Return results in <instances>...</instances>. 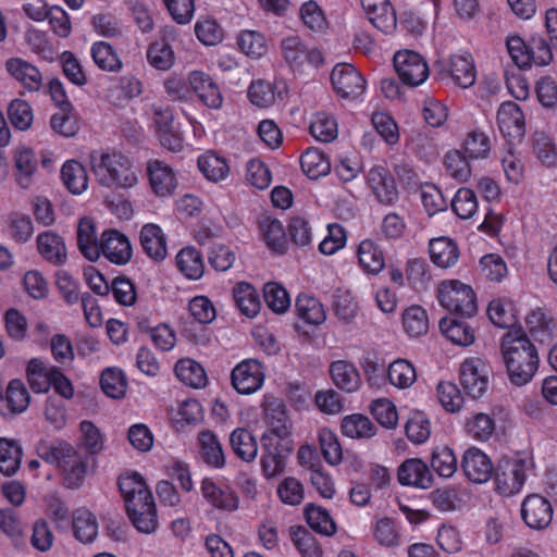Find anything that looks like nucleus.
Returning a JSON list of instances; mask_svg holds the SVG:
<instances>
[{
  "instance_id": "f257e3e1",
  "label": "nucleus",
  "mask_w": 557,
  "mask_h": 557,
  "mask_svg": "<svg viewBox=\"0 0 557 557\" xmlns=\"http://www.w3.org/2000/svg\"><path fill=\"white\" fill-rule=\"evenodd\" d=\"M119 487L133 525L141 533L154 532L158 525L157 509L144 478L137 472L127 471L120 476Z\"/></svg>"
},
{
  "instance_id": "f03ea898",
  "label": "nucleus",
  "mask_w": 557,
  "mask_h": 557,
  "mask_svg": "<svg viewBox=\"0 0 557 557\" xmlns=\"http://www.w3.org/2000/svg\"><path fill=\"white\" fill-rule=\"evenodd\" d=\"M500 349L510 382L516 386L531 382L540 359L525 333L520 329L507 332L502 337Z\"/></svg>"
},
{
  "instance_id": "7ed1b4c3",
  "label": "nucleus",
  "mask_w": 557,
  "mask_h": 557,
  "mask_svg": "<svg viewBox=\"0 0 557 557\" xmlns=\"http://www.w3.org/2000/svg\"><path fill=\"white\" fill-rule=\"evenodd\" d=\"M89 159L92 173L102 187L128 189L138 183L134 161L122 151L92 150Z\"/></svg>"
},
{
  "instance_id": "20e7f679",
  "label": "nucleus",
  "mask_w": 557,
  "mask_h": 557,
  "mask_svg": "<svg viewBox=\"0 0 557 557\" xmlns=\"http://www.w3.org/2000/svg\"><path fill=\"white\" fill-rule=\"evenodd\" d=\"M270 431L262 438L264 453L261 457V469L265 479L280 475L285 469V457L278 451V438L288 433V419L281 403L272 404L265 409Z\"/></svg>"
},
{
  "instance_id": "39448f33",
  "label": "nucleus",
  "mask_w": 557,
  "mask_h": 557,
  "mask_svg": "<svg viewBox=\"0 0 557 557\" xmlns=\"http://www.w3.org/2000/svg\"><path fill=\"white\" fill-rule=\"evenodd\" d=\"M506 46L512 62L521 70L546 66L554 59L555 47L544 33L532 34L528 39L519 35L508 36Z\"/></svg>"
},
{
  "instance_id": "423d86ee",
  "label": "nucleus",
  "mask_w": 557,
  "mask_h": 557,
  "mask_svg": "<svg viewBox=\"0 0 557 557\" xmlns=\"http://www.w3.org/2000/svg\"><path fill=\"white\" fill-rule=\"evenodd\" d=\"M534 468V457L530 451H519L511 457L502 458L494 474L495 492L504 497L520 493Z\"/></svg>"
},
{
  "instance_id": "0eeeda50",
  "label": "nucleus",
  "mask_w": 557,
  "mask_h": 557,
  "mask_svg": "<svg viewBox=\"0 0 557 557\" xmlns=\"http://www.w3.org/2000/svg\"><path fill=\"white\" fill-rule=\"evenodd\" d=\"M37 451L40 458L63 471L69 487L81 485L87 474L88 459L79 455L72 445L63 442L52 445L42 443Z\"/></svg>"
},
{
  "instance_id": "6e6552de",
  "label": "nucleus",
  "mask_w": 557,
  "mask_h": 557,
  "mask_svg": "<svg viewBox=\"0 0 557 557\" xmlns=\"http://www.w3.org/2000/svg\"><path fill=\"white\" fill-rule=\"evenodd\" d=\"M440 305L449 312L472 317L478 311L473 288L459 280H446L437 287Z\"/></svg>"
},
{
  "instance_id": "1a4fd4ad",
  "label": "nucleus",
  "mask_w": 557,
  "mask_h": 557,
  "mask_svg": "<svg viewBox=\"0 0 557 557\" xmlns=\"http://www.w3.org/2000/svg\"><path fill=\"white\" fill-rule=\"evenodd\" d=\"M393 62L399 81L408 87L420 86L430 75L428 62L413 50L397 51Z\"/></svg>"
},
{
  "instance_id": "9d476101",
  "label": "nucleus",
  "mask_w": 557,
  "mask_h": 557,
  "mask_svg": "<svg viewBox=\"0 0 557 557\" xmlns=\"http://www.w3.org/2000/svg\"><path fill=\"white\" fill-rule=\"evenodd\" d=\"M331 84L335 94L342 99L356 100L367 89V81L355 66L338 63L331 72Z\"/></svg>"
},
{
  "instance_id": "9b49d317",
  "label": "nucleus",
  "mask_w": 557,
  "mask_h": 557,
  "mask_svg": "<svg viewBox=\"0 0 557 557\" xmlns=\"http://www.w3.org/2000/svg\"><path fill=\"white\" fill-rule=\"evenodd\" d=\"M281 50L293 71H301L306 65L318 69L324 63L323 53L317 48H308L298 36L284 38Z\"/></svg>"
},
{
  "instance_id": "f8f14e48",
  "label": "nucleus",
  "mask_w": 557,
  "mask_h": 557,
  "mask_svg": "<svg viewBox=\"0 0 557 557\" xmlns=\"http://www.w3.org/2000/svg\"><path fill=\"white\" fill-rule=\"evenodd\" d=\"M459 380L469 396L480 398L488 388L490 367L481 358H467L460 364Z\"/></svg>"
},
{
  "instance_id": "ddd939ff",
  "label": "nucleus",
  "mask_w": 557,
  "mask_h": 557,
  "mask_svg": "<svg viewBox=\"0 0 557 557\" xmlns=\"http://www.w3.org/2000/svg\"><path fill=\"white\" fill-rule=\"evenodd\" d=\"M202 499L213 509L221 512H234L239 508V497L228 483L214 478H203L200 482Z\"/></svg>"
},
{
  "instance_id": "4468645a",
  "label": "nucleus",
  "mask_w": 557,
  "mask_h": 557,
  "mask_svg": "<svg viewBox=\"0 0 557 557\" xmlns=\"http://www.w3.org/2000/svg\"><path fill=\"white\" fill-rule=\"evenodd\" d=\"M265 370L256 359H245L237 363L231 373V382L234 389L242 395H250L258 392L264 383Z\"/></svg>"
},
{
  "instance_id": "2eb2a0df",
  "label": "nucleus",
  "mask_w": 557,
  "mask_h": 557,
  "mask_svg": "<svg viewBox=\"0 0 557 557\" xmlns=\"http://www.w3.org/2000/svg\"><path fill=\"white\" fill-rule=\"evenodd\" d=\"M146 174L152 193L159 198L174 195L178 185L175 171L159 159H151L146 164Z\"/></svg>"
},
{
  "instance_id": "dca6fc26",
  "label": "nucleus",
  "mask_w": 557,
  "mask_h": 557,
  "mask_svg": "<svg viewBox=\"0 0 557 557\" xmlns=\"http://www.w3.org/2000/svg\"><path fill=\"white\" fill-rule=\"evenodd\" d=\"M553 513L550 502L540 494H529L522 500L521 518L530 529L547 528L552 522Z\"/></svg>"
},
{
  "instance_id": "f3484780",
  "label": "nucleus",
  "mask_w": 557,
  "mask_h": 557,
  "mask_svg": "<svg viewBox=\"0 0 557 557\" xmlns=\"http://www.w3.org/2000/svg\"><path fill=\"white\" fill-rule=\"evenodd\" d=\"M460 466L466 478L475 484L486 483L494 471L490 456L475 446L465 450Z\"/></svg>"
},
{
  "instance_id": "a211bd4d",
  "label": "nucleus",
  "mask_w": 557,
  "mask_h": 557,
  "mask_svg": "<svg viewBox=\"0 0 557 557\" xmlns=\"http://www.w3.org/2000/svg\"><path fill=\"white\" fill-rule=\"evenodd\" d=\"M369 22L383 34H392L397 27V16L389 0H360Z\"/></svg>"
},
{
  "instance_id": "6ab92c4d",
  "label": "nucleus",
  "mask_w": 557,
  "mask_h": 557,
  "mask_svg": "<svg viewBox=\"0 0 557 557\" xmlns=\"http://www.w3.org/2000/svg\"><path fill=\"white\" fill-rule=\"evenodd\" d=\"M497 125L505 138H521L525 133L524 114L513 101L503 102L497 111Z\"/></svg>"
},
{
  "instance_id": "aec40b11",
  "label": "nucleus",
  "mask_w": 557,
  "mask_h": 557,
  "mask_svg": "<svg viewBox=\"0 0 557 557\" xmlns=\"http://www.w3.org/2000/svg\"><path fill=\"white\" fill-rule=\"evenodd\" d=\"M397 478L401 485L421 490L430 488L433 483V475L428 465L419 458H409L401 462Z\"/></svg>"
},
{
  "instance_id": "412c9836",
  "label": "nucleus",
  "mask_w": 557,
  "mask_h": 557,
  "mask_svg": "<svg viewBox=\"0 0 557 557\" xmlns=\"http://www.w3.org/2000/svg\"><path fill=\"white\" fill-rule=\"evenodd\" d=\"M131 244L128 237L115 228H107L100 239L97 236V223L90 216H84L77 225V243L76 244Z\"/></svg>"
},
{
  "instance_id": "4be33fe9",
  "label": "nucleus",
  "mask_w": 557,
  "mask_h": 557,
  "mask_svg": "<svg viewBox=\"0 0 557 557\" xmlns=\"http://www.w3.org/2000/svg\"><path fill=\"white\" fill-rule=\"evenodd\" d=\"M330 375L334 385L347 394L356 393L362 385L361 374L348 360H335L330 364Z\"/></svg>"
},
{
  "instance_id": "5701e85b",
  "label": "nucleus",
  "mask_w": 557,
  "mask_h": 557,
  "mask_svg": "<svg viewBox=\"0 0 557 557\" xmlns=\"http://www.w3.org/2000/svg\"><path fill=\"white\" fill-rule=\"evenodd\" d=\"M189 84L199 100L209 109H220L223 103L221 90L213 79L200 71L191 72Z\"/></svg>"
},
{
  "instance_id": "b1692460",
  "label": "nucleus",
  "mask_w": 557,
  "mask_h": 557,
  "mask_svg": "<svg viewBox=\"0 0 557 557\" xmlns=\"http://www.w3.org/2000/svg\"><path fill=\"white\" fill-rule=\"evenodd\" d=\"M14 178L16 184L28 189L35 182L38 171V158L35 151L28 147H21L14 152Z\"/></svg>"
},
{
  "instance_id": "393cba45",
  "label": "nucleus",
  "mask_w": 557,
  "mask_h": 557,
  "mask_svg": "<svg viewBox=\"0 0 557 557\" xmlns=\"http://www.w3.org/2000/svg\"><path fill=\"white\" fill-rule=\"evenodd\" d=\"M448 72L454 83L461 88H469L476 79V69L471 53L463 51L451 54Z\"/></svg>"
},
{
  "instance_id": "a878e982",
  "label": "nucleus",
  "mask_w": 557,
  "mask_h": 557,
  "mask_svg": "<svg viewBox=\"0 0 557 557\" xmlns=\"http://www.w3.org/2000/svg\"><path fill=\"white\" fill-rule=\"evenodd\" d=\"M281 85L282 87L264 79L252 82L248 88V98L252 104L259 108H269L276 99L283 100L287 96L286 85L284 83Z\"/></svg>"
},
{
  "instance_id": "bb28decb",
  "label": "nucleus",
  "mask_w": 557,
  "mask_h": 557,
  "mask_svg": "<svg viewBox=\"0 0 557 557\" xmlns=\"http://www.w3.org/2000/svg\"><path fill=\"white\" fill-rule=\"evenodd\" d=\"M8 73L29 91H38L42 86V76L37 66L22 58H10L5 62Z\"/></svg>"
},
{
  "instance_id": "cd10ccee",
  "label": "nucleus",
  "mask_w": 557,
  "mask_h": 557,
  "mask_svg": "<svg viewBox=\"0 0 557 557\" xmlns=\"http://www.w3.org/2000/svg\"><path fill=\"white\" fill-rule=\"evenodd\" d=\"M368 183L381 203L391 205L397 200L398 191L395 181L383 166L370 170Z\"/></svg>"
},
{
  "instance_id": "c85d7f7f",
  "label": "nucleus",
  "mask_w": 557,
  "mask_h": 557,
  "mask_svg": "<svg viewBox=\"0 0 557 557\" xmlns=\"http://www.w3.org/2000/svg\"><path fill=\"white\" fill-rule=\"evenodd\" d=\"M72 530L79 543H94L99 532L97 517L86 508H77L72 513Z\"/></svg>"
},
{
  "instance_id": "c756f323",
  "label": "nucleus",
  "mask_w": 557,
  "mask_h": 557,
  "mask_svg": "<svg viewBox=\"0 0 557 557\" xmlns=\"http://www.w3.org/2000/svg\"><path fill=\"white\" fill-rule=\"evenodd\" d=\"M441 333L455 345L467 347L474 343L475 331L466 321L445 317L440 321Z\"/></svg>"
},
{
  "instance_id": "7c9ffc66",
  "label": "nucleus",
  "mask_w": 557,
  "mask_h": 557,
  "mask_svg": "<svg viewBox=\"0 0 557 557\" xmlns=\"http://www.w3.org/2000/svg\"><path fill=\"white\" fill-rule=\"evenodd\" d=\"M200 457L203 462L213 469H222L225 466V455L218 436L205 430L198 435Z\"/></svg>"
},
{
  "instance_id": "2f4dec72",
  "label": "nucleus",
  "mask_w": 557,
  "mask_h": 557,
  "mask_svg": "<svg viewBox=\"0 0 557 557\" xmlns=\"http://www.w3.org/2000/svg\"><path fill=\"white\" fill-rule=\"evenodd\" d=\"M386 377L393 387L404 391L413 386L418 374L416 367L409 360L398 358L387 366Z\"/></svg>"
},
{
  "instance_id": "473e14b6",
  "label": "nucleus",
  "mask_w": 557,
  "mask_h": 557,
  "mask_svg": "<svg viewBox=\"0 0 557 557\" xmlns=\"http://www.w3.org/2000/svg\"><path fill=\"white\" fill-rule=\"evenodd\" d=\"M487 315L494 325L503 329L512 327L519 321L516 305L507 297L491 300L487 307Z\"/></svg>"
},
{
  "instance_id": "72a5a7b5",
  "label": "nucleus",
  "mask_w": 557,
  "mask_h": 557,
  "mask_svg": "<svg viewBox=\"0 0 557 557\" xmlns=\"http://www.w3.org/2000/svg\"><path fill=\"white\" fill-rule=\"evenodd\" d=\"M309 132L318 141L332 143L337 138L338 124L332 113L318 111L311 116Z\"/></svg>"
},
{
  "instance_id": "f704fd0d",
  "label": "nucleus",
  "mask_w": 557,
  "mask_h": 557,
  "mask_svg": "<svg viewBox=\"0 0 557 557\" xmlns=\"http://www.w3.org/2000/svg\"><path fill=\"white\" fill-rule=\"evenodd\" d=\"M342 434L352 440L371 438L376 434L375 424L362 413L347 414L341 422Z\"/></svg>"
},
{
  "instance_id": "c9c22d12",
  "label": "nucleus",
  "mask_w": 557,
  "mask_h": 557,
  "mask_svg": "<svg viewBox=\"0 0 557 557\" xmlns=\"http://www.w3.org/2000/svg\"><path fill=\"white\" fill-rule=\"evenodd\" d=\"M174 372L183 384L193 388H203L208 383L203 367L190 358L180 359L175 364Z\"/></svg>"
},
{
  "instance_id": "e433bc0d",
  "label": "nucleus",
  "mask_w": 557,
  "mask_h": 557,
  "mask_svg": "<svg viewBox=\"0 0 557 557\" xmlns=\"http://www.w3.org/2000/svg\"><path fill=\"white\" fill-rule=\"evenodd\" d=\"M176 264L181 273L188 280H199L205 272L201 252L195 246H185L176 255Z\"/></svg>"
},
{
  "instance_id": "4c0bfd02",
  "label": "nucleus",
  "mask_w": 557,
  "mask_h": 557,
  "mask_svg": "<svg viewBox=\"0 0 557 557\" xmlns=\"http://www.w3.org/2000/svg\"><path fill=\"white\" fill-rule=\"evenodd\" d=\"M57 368H48L39 358H33L27 363V382L34 393H47L51 387L52 374Z\"/></svg>"
},
{
  "instance_id": "58836bf2",
  "label": "nucleus",
  "mask_w": 557,
  "mask_h": 557,
  "mask_svg": "<svg viewBox=\"0 0 557 557\" xmlns=\"http://www.w3.org/2000/svg\"><path fill=\"white\" fill-rule=\"evenodd\" d=\"M61 178L66 189L73 195H81L88 187L87 171L76 160H69L62 165Z\"/></svg>"
},
{
  "instance_id": "ea45409f",
  "label": "nucleus",
  "mask_w": 557,
  "mask_h": 557,
  "mask_svg": "<svg viewBox=\"0 0 557 557\" xmlns=\"http://www.w3.org/2000/svg\"><path fill=\"white\" fill-rule=\"evenodd\" d=\"M297 317L309 325H320L326 320L323 305L313 296L300 294L296 299Z\"/></svg>"
},
{
  "instance_id": "a19ab883",
  "label": "nucleus",
  "mask_w": 557,
  "mask_h": 557,
  "mask_svg": "<svg viewBox=\"0 0 557 557\" xmlns=\"http://www.w3.org/2000/svg\"><path fill=\"white\" fill-rule=\"evenodd\" d=\"M234 300L240 312L248 317L255 318L261 308L260 297L257 289L249 283H237L233 290Z\"/></svg>"
},
{
  "instance_id": "79ce46f5",
  "label": "nucleus",
  "mask_w": 557,
  "mask_h": 557,
  "mask_svg": "<svg viewBox=\"0 0 557 557\" xmlns=\"http://www.w3.org/2000/svg\"><path fill=\"white\" fill-rule=\"evenodd\" d=\"M403 329L411 337H420L428 333L429 317L424 308L419 305L407 307L401 315Z\"/></svg>"
},
{
  "instance_id": "37998d69",
  "label": "nucleus",
  "mask_w": 557,
  "mask_h": 557,
  "mask_svg": "<svg viewBox=\"0 0 557 557\" xmlns=\"http://www.w3.org/2000/svg\"><path fill=\"white\" fill-rule=\"evenodd\" d=\"M230 444L234 454L243 461L250 462L256 459L257 441L247 429H235L230 435Z\"/></svg>"
},
{
  "instance_id": "c03bdc74",
  "label": "nucleus",
  "mask_w": 557,
  "mask_h": 557,
  "mask_svg": "<svg viewBox=\"0 0 557 557\" xmlns=\"http://www.w3.org/2000/svg\"><path fill=\"white\" fill-rule=\"evenodd\" d=\"M90 54L95 64L104 72H120L123 62L116 50L106 41H96L90 48Z\"/></svg>"
},
{
  "instance_id": "a18cd8bd",
  "label": "nucleus",
  "mask_w": 557,
  "mask_h": 557,
  "mask_svg": "<svg viewBox=\"0 0 557 557\" xmlns=\"http://www.w3.org/2000/svg\"><path fill=\"white\" fill-rule=\"evenodd\" d=\"M300 166L310 180H318L321 176L327 175L331 170L327 157L315 148H308L301 153Z\"/></svg>"
},
{
  "instance_id": "49530a36",
  "label": "nucleus",
  "mask_w": 557,
  "mask_h": 557,
  "mask_svg": "<svg viewBox=\"0 0 557 557\" xmlns=\"http://www.w3.org/2000/svg\"><path fill=\"white\" fill-rule=\"evenodd\" d=\"M198 169L211 182H220L227 177L230 168L225 158L213 151H207L198 158Z\"/></svg>"
},
{
  "instance_id": "de8ad7c7",
  "label": "nucleus",
  "mask_w": 557,
  "mask_h": 557,
  "mask_svg": "<svg viewBox=\"0 0 557 557\" xmlns=\"http://www.w3.org/2000/svg\"><path fill=\"white\" fill-rule=\"evenodd\" d=\"M432 469L442 478H451L458 468V462L454 450L446 446H436L431 456Z\"/></svg>"
},
{
  "instance_id": "09e8293b",
  "label": "nucleus",
  "mask_w": 557,
  "mask_h": 557,
  "mask_svg": "<svg viewBox=\"0 0 557 557\" xmlns=\"http://www.w3.org/2000/svg\"><path fill=\"white\" fill-rule=\"evenodd\" d=\"M453 212L461 220L472 218L479 208L475 193L467 187L459 188L450 201Z\"/></svg>"
},
{
  "instance_id": "8fccbe9b",
  "label": "nucleus",
  "mask_w": 557,
  "mask_h": 557,
  "mask_svg": "<svg viewBox=\"0 0 557 557\" xmlns=\"http://www.w3.org/2000/svg\"><path fill=\"white\" fill-rule=\"evenodd\" d=\"M465 429L467 434L475 441L486 442L495 431V422L490 414L479 412L467 419Z\"/></svg>"
},
{
  "instance_id": "3c124183",
  "label": "nucleus",
  "mask_w": 557,
  "mask_h": 557,
  "mask_svg": "<svg viewBox=\"0 0 557 557\" xmlns=\"http://www.w3.org/2000/svg\"><path fill=\"white\" fill-rule=\"evenodd\" d=\"M444 165L447 175L457 182H467L471 176V166L467 157L457 149L446 152Z\"/></svg>"
},
{
  "instance_id": "603ef678",
  "label": "nucleus",
  "mask_w": 557,
  "mask_h": 557,
  "mask_svg": "<svg viewBox=\"0 0 557 557\" xmlns=\"http://www.w3.org/2000/svg\"><path fill=\"white\" fill-rule=\"evenodd\" d=\"M309 527L326 536L336 532V524L329 511L320 506L308 505L305 511Z\"/></svg>"
},
{
  "instance_id": "864d4df0",
  "label": "nucleus",
  "mask_w": 557,
  "mask_h": 557,
  "mask_svg": "<svg viewBox=\"0 0 557 557\" xmlns=\"http://www.w3.org/2000/svg\"><path fill=\"white\" fill-rule=\"evenodd\" d=\"M408 440L413 444L426 442L431 435V422L422 411H412L405 426Z\"/></svg>"
},
{
  "instance_id": "5fc2aeb1",
  "label": "nucleus",
  "mask_w": 557,
  "mask_h": 557,
  "mask_svg": "<svg viewBox=\"0 0 557 557\" xmlns=\"http://www.w3.org/2000/svg\"><path fill=\"white\" fill-rule=\"evenodd\" d=\"M21 447L15 441L0 438V472L4 475L14 474L20 468Z\"/></svg>"
},
{
  "instance_id": "6e6d98bb",
  "label": "nucleus",
  "mask_w": 557,
  "mask_h": 557,
  "mask_svg": "<svg viewBox=\"0 0 557 557\" xmlns=\"http://www.w3.org/2000/svg\"><path fill=\"white\" fill-rule=\"evenodd\" d=\"M103 393L111 398H121L126 393V379L117 368H107L100 379Z\"/></svg>"
},
{
  "instance_id": "4d7b16f0",
  "label": "nucleus",
  "mask_w": 557,
  "mask_h": 557,
  "mask_svg": "<svg viewBox=\"0 0 557 557\" xmlns=\"http://www.w3.org/2000/svg\"><path fill=\"white\" fill-rule=\"evenodd\" d=\"M148 63L159 71H166L174 64V52L164 40L150 44L147 50Z\"/></svg>"
},
{
  "instance_id": "13d9d810",
  "label": "nucleus",
  "mask_w": 557,
  "mask_h": 557,
  "mask_svg": "<svg viewBox=\"0 0 557 557\" xmlns=\"http://www.w3.org/2000/svg\"><path fill=\"white\" fill-rule=\"evenodd\" d=\"M263 295L267 306L275 313H285L290 307V297L287 290L277 283H267Z\"/></svg>"
},
{
  "instance_id": "bf43d9fd",
  "label": "nucleus",
  "mask_w": 557,
  "mask_h": 557,
  "mask_svg": "<svg viewBox=\"0 0 557 557\" xmlns=\"http://www.w3.org/2000/svg\"><path fill=\"white\" fill-rule=\"evenodd\" d=\"M290 535L294 545L302 557H321L322 550L315 537L307 529L292 528Z\"/></svg>"
},
{
  "instance_id": "052dcab7",
  "label": "nucleus",
  "mask_w": 557,
  "mask_h": 557,
  "mask_svg": "<svg viewBox=\"0 0 557 557\" xmlns=\"http://www.w3.org/2000/svg\"><path fill=\"white\" fill-rule=\"evenodd\" d=\"M319 442L326 462L332 466L338 465L343 459V450L337 435L330 429H321L319 432Z\"/></svg>"
},
{
  "instance_id": "680f3d73",
  "label": "nucleus",
  "mask_w": 557,
  "mask_h": 557,
  "mask_svg": "<svg viewBox=\"0 0 557 557\" xmlns=\"http://www.w3.org/2000/svg\"><path fill=\"white\" fill-rule=\"evenodd\" d=\"M370 411L382 426L393 429L398 422V412L394 403L387 398H379L372 401Z\"/></svg>"
},
{
  "instance_id": "e2e57ef3",
  "label": "nucleus",
  "mask_w": 557,
  "mask_h": 557,
  "mask_svg": "<svg viewBox=\"0 0 557 557\" xmlns=\"http://www.w3.org/2000/svg\"><path fill=\"white\" fill-rule=\"evenodd\" d=\"M359 264L369 274L380 273L385 265V258L380 246H358Z\"/></svg>"
},
{
  "instance_id": "0e129e2a",
  "label": "nucleus",
  "mask_w": 557,
  "mask_h": 557,
  "mask_svg": "<svg viewBox=\"0 0 557 557\" xmlns=\"http://www.w3.org/2000/svg\"><path fill=\"white\" fill-rule=\"evenodd\" d=\"M195 34L198 40L206 46L218 45L224 37L222 26L211 17L198 20L195 25Z\"/></svg>"
},
{
  "instance_id": "69168bd1",
  "label": "nucleus",
  "mask_w": 557,
  "mask_h": 557,
  "mask_svg": "<svg viewBox=\"0 0 557 557\" xmlns=\"http://www.w3.org/2000/svg\"><path fill=\"white\" fill-rule=\"evenodd\" d=\"M437 399L442 407L451 413L458 412L463 405V397L456 384L441 382L436 388Z\"/></svg>"
},
{
  "instance_id": "338daca9",
  "label": "nucleus",
  "mask_w": 557,
  "mask_h": 557,
  "mask_svg": "<svg viewBox=\"0 0 557 557\" xmlns=\"http://www.w3.org/2000/svg\"><path fill=\"white\" fill-rule=\"evenodd\" d=\"M237 45L242 52L253 59L263 55L268 47L264 37L255 30H244L237 38Z\"/></svg>"
},
{
  "instance_id": "774afa93",
  "label": "nucleus",
  "mask_w": 557,
  "mask_h": 557,
  "mask_svg": "<svg viewBox=\"0 0 557 557\" xmlns=\"http://www.w3.org/2000/svg\"><path fill=\"white\" fill-rule=\"evenodd\" d=\"M277 496L280 500L289 506H297L305 498V488L302 483L294 478H285L277 486Z\"/></svg>"
}]
</instances>
